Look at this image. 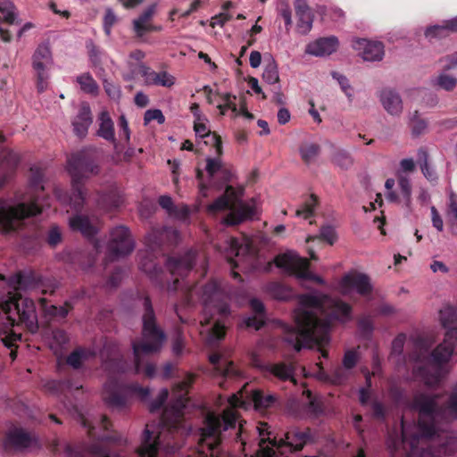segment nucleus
Here are the masks:
<instances>
[{
    "mask_svg": "<svg viewBox=\"0 0 457 457\" xmlns=\"http://www.w3.org/2000/svg\"><path fill=\"white\" fill-rule=\"evenodd\" d=\"M319 237L331 245H334L337 238L335 228L331 225L322 226Z\"/></svg>",
    "mask_w": 457,
    "mask_h": 457,
    "instance_id": "052dcab7",
    "label": "nucleus"
},
{
    "mask_svg": "<svg viewBox=\"0 0 457 457\" xmlns=\"http://www.w3.org/2000/svg\"><path fill=\"white\" fill-rule=\"evenodd\" d=\"M53 64L54 59L49 42L38 45L32 55V68L36 73L38 93L46 89L50 77L49 71Z\"/></svg>",
    "mask_w": 457,
    "mask_h": 457,
    "instance_id": "ddd939ff",
    "label": "nucleus"
},
{
    "mask_svg": "<svg viewBox=\"0 0 457 457\" xmlns=\"http://www.w3.org/2000/svg\"><path fill=\"white\" fill-rule=\"evenodd\" d=\"M169 395V392L166 388H162L160 390L157 397L151 401L149 403V411L151 412H155L161 409L165 401L167 400Z\"/></svg>",
    "mask_w": 457,
    "mask_h": 457,
    "instance_id": "680f3d73",
    "label": "nucleus"
},
{
    "mask_svg": "<svg viewBox=\"0 0 457 457\" xmlns=\"http://www.w3.org/2000/svg\"><path fill=\"white\" fill-rule=\"evenodd\" d=\"M262 79L270 85L277 84L279 81L278 64L272 56L265 61Z\"/></svg>",
    "mask_w": 457,
    "mask_h": 457,
    "instance_id": "a19ab883",
    "label": "nucleus"
},
{
    "mask_svg": "<svg viewBox=\"0 0 457 457\" xmlns=\"http://www.w3.org/2000/svg\"><path fill=\"white\" fill-rule=\"evenodd\" d=\"M333 162L343 169H348L353 164V158L348 152L339 150L334 154Z\"/></svg>",
    "mask_w": 457,
    "mask_h": 457,
    "instance_id": "bf43d9fd",
    "label": "nucleus"
},
{
    "mask_svg": "<svg viewBox=\"0 0 457 457\" xmlns=\"http://www.w3.org/2000/svg\"><path fill=\"white\" fill-rule=\"evenodd\" d=\"M299 151L302 159L309 163L319 154L320 146L314 143L305 144L300 147Z\"/></svg>",
    "mask_w": 457,
    "mask_h": 457,
    "instance_id": "603ef678",
    "label": "nucleus"
},
{
    "mask_svg": "<svg viewBox=\"0 0 457 457\" xmlns=\"http://www.w3.org/2000/svg\"><path fill=\"white\" fill-rule=\"evenodd\" d=\"M310 429L305 431H295L287 434V444L294 447L295 451L303 449V445L311 439Z\"/></svg>",
    "mask_w": 457,
    "mask_h": 457,
    "instance_id": "ea45409f",
    "label": "nucleus"
},
{
    "mask_svg": "<svg viewBox=\"0 0 457 457\" xmlns=\"http://www.w3.org/2000/svg\"><path fill=\"white\" fill-rule=\"evenodd\" d=\"M340 287L343 294H347L349 289H354L358 294L367 295L372 291L370 278L363 273L345 275L340 282Z\"/></svg>",
    "mask_w": 457,
    "mask_h": 457,
    "instance_id": "6ab92c4d",
    "label": "nucleus"
},
{
    "mask_svg": "<svg viewBox=\"0 0 457 457\" xmlns=\"http://www.w3.org/2000/svg\"><path fill=\"white\" fill-rule=\"evenodd\" d=\"M417 163L420 165L424 177L430 182H436L438 179L435 169L428 163V153L421 147L417 151Z\"/></svg>",
    "mask_w": 457,
    "mask_h": 457,
    "instance_id": "f704fd0d",
    "label": "nucleus"
},
{
    "mask_svg": "<svg viewBox=\"0 0 457 457\" xmlns=\"http://www.w3.org/2000/svg\"><path fill=\"white\" fill-rule=\"evenodd\" d=\"M93 118L88 104L83 103L78 114L72 120L73 131L79 137H84L87 134L88 128L92 124Z\"/></svg>",
    "mask_w": 457,
    "mask_h": 457,
    "instance_id": "cd10ccee",
    "label": "nucleus"
},
{
    "mask_svg": "<svg viewBox=\"0 0 457 457\" xmlns=\"http://www.w3.org/2000/svg\"><path fill=\"white\" fill-rule=\"evenodd\" d=\"M320 377L324 381L339 386L346 382L348 374L342 368L338 367L329 374L325 371H320Z\"/></svg>",
    "mask_w": 457,
    "mask_h": 457,
    "instance_id": "49530a36",
    "label": "nucleus"
},
{
    "mask_svg": "<svg viewBox=\"0 0 457 457\" xmlns=\"http://www.w3.org/2000/svg\"><path fill=\"white\" fill-rule=\"evenodd\" d=\"M175 84V78L167 71L157 72L154 86L170 87Z\"/></svg>",
    "mask_w": 457,
    "mask_h": 457,
    "instance_id": "0e129e2a",
    "label": "nucleus"
},
{
    "mask_svg": "<svg viewBox=\"0 0 457 457\" xmlns=\"http://www.w3.org/2000/svg\"><path fill=\"white\" fill-rule=\"evenodd\" d=\"M339 42L337 37H320L307 45L305 52L313 56H327L337 51Z\"/></svg>",
    "mask_w": 457,
    "mask_h": 457,
    "instance_id": "5701e85b",
    "label": "nucleus"
},
{
    "mask_svg": "<svg viewBox=\"0 0 457 457\" xmlns=\"http://www.w3.org/2000/svg\"><path fill=\"white\" fill-rule=\"evenodd\" d=\"M99 129L97 131V135L104 139L114 142L115 135H114V127L113 122L106 111H103L99 114Z\"/></svg>",
    "mask_w": 457,
    "mask_h": 457,
    "instance_id": "72a5a7b5",
    "label": "nucleus"
},
{
    "mask_svg": "<svg viewBox=\"0 0 457 457\" xmlns=\"http://www.w3.org/2000/svg\"><path fill=\"white\" fill-rule=\"evenodd\" d=\"M68 171L71 177V193L68 195L62 189L55 188L54 195L62 203L69 204L79 212L86 201L84 180L100 171L95 151L82 149L72 154L68 158Z\"/></svg>",
    "mask_w": 457,
    "mask_h": 457,
    "instance_id": "6e6552de",
    "label": "nucleus"
},
{
    "mask_svg": "<svg viewBox=\"0 0 457 457\" xmlns=\"http://www.w3.org/2000/svg\"><path fill=\"white\" fill-rule=\"evenodd\" d=\"M233 431L235 441L245 444L243 425L238 423L237 413L234 410H225L221 415L209 413L201 428L199 439V457H228L221 453L219 445L223 432Z\"/></svg>",
    "mask_w": 457,
    "mask_h": 457,
    "instance_id": "0eeeda50",
    "label": "nucleus"
},
{
    "mask_svg": "<svg viewBox=\"0 0 457 457\" xmlns=\"http://www.w3.org/2000/svg\"><path fill=\"white\" fill-rule=\"evenodd\" d=\"M70 227L72 230L79 231L87 237H94L97 233L96 228L92 224L87 216L75 214L70 218Z\"/></svg>",
    "mask_w": 457,
    "mask_h": 457,
    "instance_id": "7c9ffc66",
    "label": "nucleus"
},
{
    "mask_svg": "<svg viewBox=\"0 0 457 457\" xmlns=\"http://www.w3.org/2000/svg\"><path fill=\"white\" fill-rule=\"evenodd\" d=\"M253 214V210L245 205H241L237 212H231L225 219L224 223L226 225L233 226L237 225L250 218Z\"/></svg>",
    "mask_w": 457,
    "mask_h": 457,
    "instance_id": "79ce46f5",
    "label": "nucleus"
},
{
    "mask_svg": "<svg viewBox=\"0 0 457 457\" xmlns=\"http://www.w3.org/2000/svg\"><path fill=\"white\" fill-rule=\"evenodd\" d=\"M210 362L213 364L217 375L224 378V381L220 382V386H224V383L228 379L239 378L241 372L236 368L232 361H228L221 357L219 353H213L209 356Z\"/></svg>",
    "mask_w": 457,
    "mask_h": 457,
    "instance_id": "4be33fe9",
    "label": "nucleus"
},
{
    "mask_svg": "<svg viewBox=\"0 0 457 457\" xmlns=\"http://www.w3.org/2000/svg\"><path fill=\"white\" fill-rule=\"evenodd\" d=\"M405 335H398L392 342L390 360L395 361L398 367L406 366L407 359L403 354Z\"/></svg>",
    "mask_w": 457,
    "mask_h": 457,
    "instance_id": "c9c22d12",
    "label": "nucleus"
},
{
    "mask_svg": "<svg viewBox=\"0 0 457 457\" xmlns=\"http://www.w3.org/2000/svg\"><path fill=\"white\" fill-rule=\"evenodd\" d=\"M268 293L275 299L287 300L292 296V290L280 282H271L267 285Z\"/></svg>",
    "mask_w": 457,
    "mask_h": 457,
    "instance_id": "37998d69",
    "label": "nucleus"
},
{
    "mask_svg": "<svg viewBox=\"0 0 457 457\" xmlns=\"http://www.w3.org/2000/svg\"><path fill=\"white\" fill-rule=\"evenodd\" d=\"M252 400L256 409L269 408L276 402V396L271 394L265 395L262 390H254L252 393Z\"/></svg>",
    "mask_w": 457,
    "mask_h": 457,
    "instance_id": "a18cd8bd",
    "label": "nucleus"
},
{
    "mask_svg": "<svg viewBox=\"0 0 457 457\" xmlns=\"http://www.w3.org/2000/svg\"><path fill=\"white\" fill-rule=\"evenodd\" d=\"M76 81L80 89L92 96H97L99 93V86L89 72L82 73L76 78Z\"/></svg>",
    "mask_w": 457,
    "mask_h": 457,
    "instance_id": "58836bf2",
    "label": "nucleus"
},
{
    "mask_svg": "<svg viewBox=\"0 0 457 457\" xmlns=\"http://www.w3.org/2000/svg\"><path fill=\"white\" fill-rule=\"evenodd\" d=\"M294 7L297 18L296 28L300 34L306 35L312 29L314 15L307 0H295Z\"/></svg>",
    "mask_w": 457,
    "mask_h": 457,
    "instance_id": "412c9836",
    "label": "nucleus"
},
{
    "mask_svg": "<svg viewBox=\"0 0 457 457\" xmlns=\"http://www.w3.org/2000/svg\"><path fill=\"white\" fill-rule=\"evenodd\" d=\"M0 12L4 13L7 23L13 24L16 21L15 6L10 0H0Z\"/></svg>",
    "mask_w": 457,
    "mask_h": 457,
    "instance_id": "3c124183",
    "label": "nucleus"
},
{
    "mask_svg": "<svg viewBox=\"0 0 457 457\" xmlns=\"http://www.w3.org/2000/svg\"><path fill=\"white\" fill-rule=\"evenodd\" d=\"M195 118L194 129L196 137L202 138L210 137V143L213 145L216 154L220 155L222 154V142L220 137L215 133H212L207 128L206 122L208 120L206 118L203 117L201 114L196 115L195 113Z\"/></svg>",
    "mask_w": 457,
    "mask_h": 457,
    "instance_id": "bb28decb",
    "label": "nucleus"
},
{
    "mask_svg": "<svg viewBox=\"0 0 457 457\" xmlns=\"http://www.w3.org/2000/svg\"><path fill=\"white\" fill-rule=\"evenodd\" d=\"M87 48L88 50L89 61L92 66L103 63L102 57L104 55V53L97 47L93 41L87 43Z\"/></svg>",
    "mask_w": 457,
    "mask_h": 457,
    "instance_id": "5fc2aeb1",
    "label": "nucleus"
},
{
    "mask_svg": "<svg viewBox=\"0 0 457 457\" xmlns=\"http://www.w3.org/2000/svg\"><path fill=\"white\" fill-rule=\"evenodd\" d=\"M40 277L32 270L19 271L12 278V283L18 289L28 290L39 285Z\"/></svg>",
    "mask_w": 457,
    "mask_h": 457,
    "instance_id": "c85d7f7f",
    "label": "nucleus"
},
{
    "mask_svg": "<svg viewBox=\"0 0 457 457\" xmlns=\"http://www.w3.org/2000/svg\"><path fill=\"white\" fill-rule=\"evenodd\" d=\"M104 399L110 407L121 410L126 406L129 395H135L144 402L148 401L150 389L138 383L124 384L110 376L104 384Z\"/></svg>",
    "mask_w": 457,
    "mask_h": 457,
    "instance_id": "9d476101",
    "label": "nucleus"
},
{
    "mask_svg": "<svg viewBox=\"0 0 457 457\" xmlns=\"http://www.w3.org/2000/svg\"><path fill=\"white\" fill-rule=\"evenodd\" d=\"M229 248L231 253L236 259H231L230 262L236 268L243 265H251L254 260L255 252L253 246L247 241H240L237 238L231 237L229 240Z\"/></svg>",
    "mask_w": 457,
    "mask_h": 457,
    "instance_id": "a211bd4d",
    "label": "nucleus"
},
{
    "mask_svg": "<svg viewBox=\"0 0 457 457\" xmlns=\"http://www.w3.org/2000/svg\"><path fill=\"white\" fill-rule=\"evenodd\" d=\"M264 376L269 378H278L281 381H289L295 385V367L291 363L277 362L267 363L264 367Z\"/></svg>",
    "mask_w": 457,
    "mask_h": 457,
    "instance_id": "b1692460",
    "label": "nucleus"
},
{
    "mask_svg": "<svg viewBox=\"0 0 457 457\" xmlns=\"http://www.w3.org/2000/svg\"><path fill=\"white\" fill-rule=\"evenodd\" d=\"M93 353L88 350L79 348L71 352L67 357V363L73 369H80L84 361H86Z\"/></svg>",
    "mask_w": 457,
    "mask_h": 457,
    "instance_id": "c03bdc74",
    "label": "nucleus"
},
{
    "mask_svg": "<svg viewBox=\"0 0 457 457\" xmlns=\"http://www.w3.org/2000/svg\"><path fill=\"white\" fill-rule=\"evenodd\" d=\"M5 453H23L39 447L38 439L22 428L11 427L5 433L2 443Z\"/></svg>",
    "mask_w": 457,
    "mask_h": 457,
    "instance_id": "4468645a",
    "label": "nucleus"
},
{
    "mask_svg": "<svg viewBox=\"0 0 457 457\" xmlns=\"http://www.w3.org/2000/svg\"><path fill=\"white\" fill-rule=\"evenodd\" d=\"M435 85L446 91H451L456 87L457 79L443 73L435 79Z\"/></svg>",
    "mask_w": 457,
    "mask_h": 457,
    "instance_id": "864d4df0",
    "label": "nucleus"
},
{
    "mask_svg": "<svg viewBox=\"0 0 457 457\" xmlns=\"http://www.w3.org/2000/svg\"><path fill=\"white\" fill-rule=\"evenodd\" d=\"M179 232L171 227L152 228L145 237V252L148 256H143L140 269L157 282L162 268L152 257H156L164 243L176 245L179 240Z\"/></svg>",
    "mask_w": 457,
    "mask_h": 457,
    "instance_id": "1a4fd4ad",
    "label": "nucleus"
},
{
    "mask_svg": "<svg viewBox=\"0 0 457 457\" xmlns=\"http://www.w3.org/2000/svg\"><path fill=\"white\" fill-rule=\"evenodd\" d=\"M104 370L112 374L125 373L129 368L128 362L117 351L116 346L105 344L100 353Z\"/></svg>",
    "mask_w": 457,
    "mask_h": 457,
    "instance_id": "f3484780",
    "label": "nucleus"
},
{
    "mask_svg": "<svg viewBox=\"0 0 457 457\" xmlns=\"http://www.w3.org/2000/svg\"><path fill=\"white\" fill-rule=\"evenodd\" d=\"M44 387L47 392L56 395L62 403L63 407L70 413L78 414L82 420L83 427L88 429V433L91 436H94L93 430L95 427L91 426L88 421L82 417L79 404L70 399V395H72L75 391H79L82 388V386L74 385L71 380H50L45 384Z\"/></svg>",
    "mask_w": 457,
    "mask_h": 457,
    "instance_id": "f8f14e48",
    "label": "nucleus"
},
{
    "mask_svg": "<svg viewBox=\"0 0 457 457\" xmlns=\"http://www.w3.org/2000/svg\"><path fill=\"white\" fill-rule=\"evenodd\" d=\"M318 200L314 195H310L303 204L295 211L296 217H302L305 220L312 217L315 212Z\"/></svg>",
    "mask_w": 457,
    "mask_h": 457,
    "instance_id": "de8ad7c7",
    "label": "nucleus"
},
{
    "mask_svg": "<svg viewBox=\"0 0 457 457\" xmlns=\"http://www.w3.org/2000/svg\"><path fill=\"white\" fill-rule=\"evenodd\" d=\"M137 69L141 76L144 78L145 85L154 86L155 77L157 76V72L153 71L149 66H147L144 62H139L137 64Z\"/></svg>",
    "mask_w": 457,
    "mask_h": 457,
    "instance_id": "13d9d810",
    "label": "nucleus"
},
{
    "mask_svg": "<svg viewBox=\"0 0 457 457\" xmlns=\"http://www.w3.org/2000/svg\"><path fill=\"white\" fill-rule=\"evenodd\" d=\"M446 215L451 232L457 236V195L453 190H449Z\"/></svg>",
    "mask_w": 457,
    "mask_h": 457,
    "instance_id": "4c0bfd02",
    "label": "nucleus"
},
{
    "mask_svg": "<svg viewBox=\"0 0 457 457\" xmlns=\"http://www.w3.org/2000/svg\"><path fill=\"white\" fill-rule=\"evenodd\" d=\"M121 203V195L116 190L101 193L96 198L98 208L106 212L118 208Z\"/></svg>",
    "mask_w": 457,
    "mask_h": 457,
    "instance_id": "2f4dec72",
    "label": "nucleus"
},
{
    "mask_svg": "<svg viewBox=\"0 0 457 457\" xmlns=\"http://www.w3.org/2000/svg\"><path fill=\"white\" fill-rule=\"evenodd\" d=\"M152 120H156L158 124H162L165 121V117L160 109H150L145 112L144 123L147 125Z\"/></svg>",
    "mask_w": 457,
    "mask_h": 457,
    "instance_id": "e2e57ef3",
    "label": "nucleus"
},
{
    "mask_svg": "<svg viewBox=\"0 0 457 457\" xmlns=\"http://www.w3.org/2000/svg\"><path fill=\"white\" fill-rule=\"evenodd\" d=\"M379 100L384 109L393 116H399L403 109L402 97L392 88H384L379 93Z\"/></svg>",
    "mask_w": 457,
    "mask_h": 457,
    "instance_id": "a878e982",
    "label": "nucleus"
},
{
    "mask_svg": "<svg viewBox=\"0 0 457 457\" xmlns=\"http://www.w3.org/2000/svg\"><path fill=\"white\" fill-rule=\"evenodd\" d=\"M235 190L232 186H226L225 194L219 196L208 206V211L215 213L229 208L230 197L234 195Z\"/></svg>",
    "mask_w": 457,
    "mask_h": 457,
    "instance_id": "e433bc0d",
    "label": "nucleus"
},
{
    "mask_svg": "<svg viewBox=\"0 0 457 457\" xmlns=\"http://www.w3.org/2000/svg\"><path fill=\"white\" fill-rule=\"evenodd\" d=\"M137 304L142 309V338L132 342V349L135 359V373L144 374L153 378L156 375V367L154 363L147 362L145 367L142 363V356L158 353L166 341V334L158 325L152 300L147 295H138Z\"/></svg>",
    "mask_w": 457,
    "mask_h": 457,
    "instance_id": "39448f33",
    "label": "nucleus"
},
{
    "mask_svg": "<svg viewBox=\"0 0 457 457\" xmlns=\"http://www.w3.org/2000/svg\"><path fill=\"white\" fill-rule=\"evenodd\" d=\"M43 183V171L37 167H31L29 185L32 192L9 201H0V232L11 234L17 231L29 218L40 214L44 206H49L48 203L41 204L36 194L44 190Z\"/></svg>",
    "mask_w": 457,
    "mask_h": 457,
    "instance_id": "20e7f679",
    "label": "nucleus"
},
{
    "mask_svg": "<svg viewBox=\"0 0 457 457\" xmlns=\"http://www.w3.org/2000/svg\"><path fill=\"white\" fill-rule=\"evenodd\" d=\"M249 305L253 315L245 317L243 323L246 328L259 330L265 325L267 320L265 306L263 303L257 298L251 299Z\"/></svg>",
    "mask_w": 457,
    "mask_h": 457,
    "instance_id": "393cba45",
    "label": "nucleus"
},
{
    "mask_svg": "<svg viewBox=\"0 0 457 457\" xmlns=\"http://www.w3.org/2000/svg\"><path fill=\"white\" fill-rule=\"evenodd\" d=\"M451 32H457V17L444 21L441 25H434L427 28L425 37L431 40L447 37Z\"/></svg>",
    "mask_w": 457,
    "mask_h": 457,
    "instance_id": "c756f323",
    "label": "nucleus"
},
{
    "mask_svg": "<svg viewBox=\"0 0 457 457\" xmlns=\"http://www.w3.org/2000/svg\"><path fill=\"white\" fill-rule=\"evenodd\" d=\"M103 86L105 93L113 100L120 99L121 96L120 88L112 82L108 81L106 78H103Z\"/></svg>",
    "mask_w": 457,
    "mask_h": 457,
    "instance_id": "69168bd1",
    "label": "nucleus"
},
{
    "mask_svg": "<svg viewBox=\"0 0 457 457\" xmlns=\"http://www.w3.org/2000/svg\"><path fill=\"white\" fill-rule=\"evenodd\" d=\"M356 50H362L361 55L364 61L377 62L384 57V45L379 41H369L365 38H358L353 43Z\"/></svg>",
    "mask_w": 457,
    "mask_h": 457,
    "instance_id": "aec40b11",
    "label": "nucleus"
},
{
    "mask_svg": "<svg viewBox=\"0 0 457 457\" xmlns=\"http://www.w3.org/2000/svg\"><path fill=\"white\" fill-rule=\"evenodd\" d=\"M440 394L416 392L408 407L418 411L417 424L402 419V439L395 443L408 457H444L457 452V431L442 430L440 422L457 420V384L448 400L439 404Z\"/></svg>",
    "mask_w": 457,
    "mask_h": 457,
    "instance_id": "f257e3e1",
    "label": "nucleus"
},
{
    "mask_svg": "<svg viewBox=\"0 0 457 457\" xmlns=\"http://www.w3.org/2000/svg\"><path fill=\"white\" fill-rule=\"evenodd\" d=\"M278 13L285 21L287 32H289L293 25L291 7L287 3L283 2L278 7Z\"/></svg>",
    "mask_w": 457,
    "mask_h": 457,
    "instance_id": "6e6d98bb",
    "label": "nucleus"
},
{
    "mask_svg": "<svg viewBox=\"0 0 457 457\" xmlns=\"http://www.w3.org/2000/svg\"><path fill=\"white\" fill-rule=\"evenodd\" d=\"M398 187L400 195H402L404 204L407 207H410L411 204V179L405 175L398 176Z\"/></svg>",
    "mask_w": 457,
    "mask_h": 457,
    "instance_id": "09e8293b",
    "label": "nucleus"
},
{
    "mask_svg": "<svg viewBox=\"0 0 457 457\" xmlns=\"http://www.w3.org/2000/svg\"><path fill=\"white\" fill-rule=\"evenodd\" d=\"M40 306L44 316L48 320H61L67 317L71 309L65 304L63 306H56L48 304L46 299H40Z\"/></svg>",
    "mask_w": 457,
    "mask_h": 457,
    "instance_id": "473e14b6",
    "label": "nucleus"
},
{
    "mask_svg": "<svg viewBox=\"0 0 457 457\" xmlns=\"http://www.w3.org/2000/svg\"><path fill=\"white\" fill-rule=\"evenodd\" d=\"M61 241H62V233H61L59 227L53 226L47 233V237H46L47 244L50 246L54 247L58 244H60Z\"/></svg>",
    "mask_w": 457,
    "mask_h": 457,
    "instance_id": "338daca9",
    "label": "nucleus"
},
{
    "mask_svg": "<svg viewBox=\"0 0 457 457\" xmlns=\"http://www.w3.org/2000/svg\"><path fill=\"white\" fill-rule=\"evenodd\" d=\"M223 166L224 164L220 158H206L205 170L210 179H214Z\"/></svg>",
    "mask_w": 457,
    "mask_h": 457,
    "instance_id": "4d7b16f0",
    "label": "nucleus"
},
{
    "mask_svg": "<svg viewBox=\"0 0 457 457\" xmlns=\"http://www.w3.org/2000/svg\"><path fill=\"white\" fill-rule=\"evenodd\" d=\"M357 361V353L354 350H348L344 355L343 366L345 370H351L355 367Z\"/></svg>",
    "mask_w": 457,
    "mask_h": 457,
    "instance_id": "774afa93",
    "label": "nucleus"
},
{
    "mask_svg": "<svg viewBox=\"0 0 457 457\" xmlns=\"http://www.w3.org/2000/svg\"><path fill=\"white\" fill-rule=\"evenodd\" d=\"M195 295L203 305V319L200 333L205 340L214 345L225 336L224 319L230 313L229 297L220 283L212 279L202 287L195 285L187 294L188 303L195 301Z\"/></svg>",
    "mask_w": 457,
    "mask_h": 457,
    "instance_id": "7ed1b4c3",
    "label": "nucleus"
},
{
    "mask_svg": "<svg viewBox=\"0 0 457 457\" xmlns=\"http://www.w3.org/2000/svg\"><path fill=\"white\" fill-rule=\"evenodd\" d=\"M441 325L445 328L444 341L439 344L428 357V365L415 367L414 372L429 387L439 385L441 381V365L448 362L457 354V309L445 306L439 312Z\"/></svg>",
    "mask_w": 457,
    "mask_h": 457,
    "instance_id": "423d86ee",
    "label": "nucleus"
},
{
    "mask_svg": "<svg viewBox=\"0 0 457 457\" xmlns=\"http://www.w3.org/2000/svg\"><path fill=\"white\" fill-rule=\"evenodd\" d=\"M134 248L135 242L127 227L120 225L111 230L110 240L107 244V252L112 261L130 254Z\"/></svg>",
    "mask_w": 457,
    "mask_h": 457,
    "instance_id": "2eb2a0df",
    "label": "nucleus"
},
{
    "mask_svg": "<svg viewBox=\"0 0 457 457\" xmlns=\"http://www.w3.org/2000/svg\"><path fill=\"white\" fill-rule=\"evenodd\" d=\"M294 319L295 327H287L285 341L299 352L302 348L328 344L332 323L350 320L352 307L340 299L314 291L299 296Z\"/></svg>",
    "mask_w": 457,
    "mask_h": 457,
    "instance_id": "f03ea898",
    "label": "nucleus"
},
{
    "mask_svg": "<svg viewBox=\"0 0 457 457\" xmlns=\"http://www.w3.org/2000/svg\"><path fill=\"white\" fill-rule=\"evenodd\" d=\"M277 267L282 269L286 273L295 276L300 280L315 281L318 284L324 285L325 280L309 270V262L301 257L295 251H287L275 258Z\"/></svg>",
    "mask_w": 457,
    "mask_h": 457,
    "instance_id": "9b49d317",
    "label": "nucleus"
},
{
    "mask_svg": "<svg viewBox=\"0 0 457 457\" xmlns=\"http://www.w3.org/2000/svg\"><path fill=\"white\" fill-rule=\"evenodd\" d=\"M410 126L412 136L419 137L426 131L428 123L425 120L420 119L419 112L415 111L411 115Z\"/></svg>",
    "mask_w": 457,
    "mask_h": 457,
    "instance_id": "8fccbe9b",
    "label": "nucleus"
},
{
    "mask_svg": "<svg viewBox=\"0 0 457 457\" xmlns=\"http://www.w3.org/2000/svg\"><path fill=\"white\" fill-rule=\"evenodd\" d=\"M196 255V251L190 249L181 255L168 257L165 260L166 268L172 276L184 278L193 270Z\"/></svg>",
    "mask_w": 457,
    "mask_h": 457,
    "instance_id": "dca6fc26",
    "label": "nucleus"
}]
</instances>
